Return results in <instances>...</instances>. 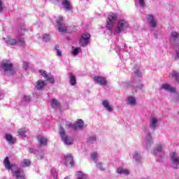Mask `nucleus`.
Instances as JSON below:
<instances>
[{
    "instance_id": "1",
    "label": "nucleus",
    "mask_w": 179,
    "mask_h": 179,
    "mask_svg": "<svg viewBox=\"0 0 179 179\" xmlns=\"http://www.w3.org/2000/svg\"><path fill=\"white\" fill-rule=\"evenodd\" d=\"M3 164L7 170H11L13 177H15V179H26L24 171L22 169L17 168V165L10 164L9 157L4 159Z\"/></svg>"
},
{
    "instance_id": "2",
    "label": "nucleus",
    "mask_w": 179,
    "mask_h": 179,
    "mask_svg": "<svg viewBox=\"0 0 179 179\" xmlns=\"http://www.w3.org/2000/svg\"><path fill=\"white\" fill-rule=\"evenodd\" d=\"M24 33H26V29H22L18 32V35L17 39H15L10 36H6L3 38L5 43L8 44V45H20L23 47L24 45V38H22V36H24Z\"/></svg>"
},
{
    "instance_id": "3",
    "label": "nucleus",
    "mask_w": 179,
    "mask_h": 179,
    "mask_svg": "<svg viewBox=\"0 0 179 179\" xmlns=\"http://www.w3.org/2000/svg\"><path fill=\"white\" fill-rule=\"evenodd\" d=\"M0 71L3 72H10L11 75H13L15 69H13V64L10 62V60H3L0 64Z\"/></svg>"
},
{
    "instance_id": "4",
    "label": "nucleus",
    "mask_w": 179,
    "mask_h": 179,
    "mask_svg": "<svg viewBox=\"0 0 179 179\" xmlns=\"http://www.w3.org/2000/svg\"><path fill=\"white\" fill-rule=\"evenodd\" d=\"M59 134L64 145H69L73 143V138L66 135V134L65 133V129H64V127H60Z\"/></svg>"
},
{
    "instance_id": "5",
    "label": "nucleus",
    "mask_w": 179,
    "mask_h": 179,
    "mask_svg": "<svg viewBox=\"0 0 179 179\" xmlns=\"http://www.w3.org/2000/svg\"><path fill=\"white\" fill-rule=\"evenodd\" d=\"M171 38L175 40L174 50L176 51L175 58L179 59V34L176 31H173L171 34Z\"/></svg>"
},
{
    "instance_id": "6",
    "label": "nucleus",
    "mask_w": 179,
    "mask_h": 179,
    "mask_svg": "<svg viewBox=\"0 0 179 179\" xmlns=\"http://www.w3.org/2000/svg\"><path fill=\"white\" fill-rule=\"evenodd\" d=\"M117 20V15L114 13H110L107 17L106 29L107 30H113L114 27V23Z\"/></svg>"
},
{
    "instance_id": "7",
    "label": "nucleus",
    "mask_w": 179,
    "mask_h": 179,
    "mask_svg": "<svg viewBox=\"0 0 179 179\" xmlns=\"http://www.w3.org/2000/svg\"><path fill=\"white\" fill-rule=\"evenodd\" d=\"M129 27L128 22L124 19H120L118 21L117 27L115 30V33H121V31H125Z\"/></svg>"
},
{
    "instance_id": "8",
    "label": "nucleus",
    "mask_w": 179,
    "mask_h": 179,
    "mask_svg": "<svg viewBox=\"0 0 179 179\" xmlns=\"http://www.w3.org/2000/svg\"><path fill=\"white\" fill-rule=\"evenodd\" d=\"M66 127L70 128V129H82L83 128V120H78L74 124L67 122Z\"/></svg>"
},
{
    "instance_id": "9",
    "label": "nucleus",
    "mask_w": 179,
    "mask_h": 179,
    "mask_svg": "<svg viewBox=\"0 0 179 179\" xmlns=\"http://www.w3.org/2000/svg\"><path fill=\"white\" fill-rule=\"evenodd\" d=\"M171 162L172 163V167L173 169H178L179 166V157L176 152H172L171 155Z\"/></svg>"
},
{
    "instance_id": "10",
    "label": "nucleus",
    "mask_w": 179,
    "mask_h": 179,
    "mask_svg": "<svg viewBox=\"0 0 179 179\" xmlns=\"http://www.w3.org/2000/svg\"><path fill=\"white\" fill-rule=\"evenodd\" d=\"M62 20H64V17L59 16L58 20L57 21L59 31H60V33H66V26H65V24H64L62 22Z\"/></svg>"
},
{
    "instance_id": "11",
    "label": "nucleus",
    "mask_w": 179,
    "mask_h": 179,
    "mask_svg": "<svg viewBox=\"0 0 179 179\" xmlns=\"http://www.w3.org/2000/svg\"><path fill=\"white\" fill-rule=\"evenodd\" d=\"M90 38V34H83L80 38V44L83 47H86L89 44V40Z\"/></svg>"
},
{
    "instance_id": "12",
    "label": "nucleus",
    "mask_w": 179,
    "mask_h": 179,
    "mask_svg": "<svg viewBox=\"0 0 179 179\" xmlns=\"http://www.w3.org/2000/svg\"><path fill=\"white\" fill-rule=\"evenodd\" d=\"M63 163L65 164V166H68V164H70L71 167L73 166V157H72V155L67 154L66 155H64Z\"/></svg>"
},
{
    "instance_id": "13",
    "label": "nucleus",
    "mask_w": 179,
    "mask_h": 179,
    "mask_svg": "<svg viewBox=\"0 0 179 179\" xmlns=\"http://www.w3.org/2000/svg\"><path fill=\"white\" fill-rule=\"evenodd\" d=\"M39 73L41 75V76H43L50 83H55V80H54V77L52 76L49 75L47 73V71L43 70H39Z\"/></svg>"
},
{
    "instance_id": "14",
    "label": "nucleus",
    "mask_w": 179,
    "mask_h": 179,
    "mask_svg": "<svg viewBox=\"0 0 179 179\" xmlns=\"http://www.w3.org/2000/svg\"><path fill=\"white\" fill-rule=\"evenodd\" d=\"M93 79L96 83L101 85V86H106L107 85V80L104 77L95 76L93 77Z\"/></svg>"
},
{
    "instance_id": "15",
    "label": "nucleus",
    "mask_w": 179,
    "mask_h": 179,
    "mask_svg": "<svg viewBox=\"0 0 179 179\" xmlns=\"http://www.w3.org/2000/svg\"><path fill=\"white\" fill-rule=\"evenodd\" d=\"M148 23L150 27L155 28L157 24V22L155 20L153 15H148L146 16Z\"/></svg>"
},
{
    "instance_id": "16",
    "label": "nucleus",
    "mask_w": 179,
    "mask_h": 179,
    "mask_svg": "<svg viewBox=\"0 0 179 179\" xmlns=\"http://www.w3.org/2000/svg\"><path fill=\"white\" fill-rule=\"evenodd\" d=\"M158 122L159 120L157 119V117L152 116L150 120V128H151V129H156V128H157Z\"/></svg>"
},
{
    "instance_id": "17",
    "label": "nucleus",
    "mask_w": 179,
    "mask_h": 179,
    "mask_svg": "<svg viewBox=\"0 0 179 179\" xmlns=\"http://www.w3.org/2000/svg\"><path fill=\"white\" fill-rule=\"evenodd\" d=\"M102 106L104 107L106 111H108L109 113H113L114 111V108L110 106V102L107 100H103L102 101Z\"/></svg>"
},
{
    "instance_id": "18",
    "label": "nucleus",
    "mask_w": 179,
    "mask_h": 179,
    "mask_svg": "<svg viewBox=\"0 0 179 179\" xmlns=\"http://www.w3.org/2000/svg\"><path fill=\"white\" fill-rule=\"evenodd\" d=\"M162 89H164V90H166V92H169V93H174L176 92V88L170 86L169 84H163Z\"/></svg>"
},
{
    "instance_id": "19",
    "label": "nucleus",
    "mask_w": 179,
    "mask_h": 179,
    "mask_svg": "<svg viewBox=\"0 0 179 179\" xmlns=\"http://www.w3.org/2000/svg\"><path fill=\"white\" fill-rule=\"evenodd\" d=\"M38 141L41 146H47V142H48V140L47 139L46 137H44L43 136H38Z\"/></svg>"
},
{
    "instance_id": "20",
    "label": "nucleus",
    "mask_w": 179,
    "mask_h": 179,
    "mask_svg": "<svg viewBox=\"0 0 179 179\" xmlns=\"http://www.w3.org/2000/svg\"><path fill=\"white\" fill-rule=\"evenodd\" d=\"M5 139L9 143L10 145H13L16 142V138H13L10 134H6L5 135Z\"/></svg>"
},
{
    "instance_id": "21",
    "label": "nucleus",
    "mask_w": 179,
    "mask_h": 179,
    "mask_svg": "<svg viewBox=\"0 0 179 179\" xmlns=\"http://www.w3.org/2000/svg\"><path fill=\"white\" fill-rule=\"evenodd\" d=\"M44 86H47V83L44 80H40L38 82H36V88L38 90H41Z\"/></svg>"
},
{
    "instance_id": "22",
    "label": "nucleus",
    "mask_w": 179,
    "mask_h": 179,
    "mask_svg": "<svg viewBox=\"0 0 179 179\" xmlns=\"http://www.w3.org/2000/svg\"><path fill=\"white\" fill-rule=\"evenodd\" d=\"M145 145L147 148H149L151 145H153V139L152 138V135L148 134L145 137Z\"/></svg>"
},
{
    "instance_id": "23",
    "label": "nucleus",
    "mask_w": 179,
    "mask_h": 179,
    "mask_svg": "<svg viewBox=\"0 0 179 179\" xmlns=\"http://www.w3.org/2000/svg\"><path fill=\"white\" fill-rule=\"evenodd\" d=\"M127 103L129 106H136V99L134 96H130L127 99Z\"/></svg>"
},
{
    "instance_id": "24",
    "label": "nucleus",
    "mask_w": 179,
    "mask_h": 179,
    "mask_svg": "<svg viewBox=\"0 0 179 179\" xmlns=\"http://www.w3.org/2000/svg\"><path fill=\"white\" fill-rule=\"evenodd\" d=\"M50 106L52 107V108H59L60 103L59 101L57 99H52L50 101Z\"/></svg>"
},
{
    "instance_id": "25",
    "label": "nucleus",
    "mask_w": 179,
    "mask_h": 179,
    "mask_svg": "<svg viewBox=\"0 0 179 179\" xmlns=\"http://www.w3.org/2000/svg\"><path fill=\"white\" fill-rule=\"evenodd\" d=\"M69 78H70V85L71 86H75V85H76V77L75 76V75L71 73L69 74Z\"/></svg>"
},
{
    "instance_id": "26",
    "label": "nucleus",
    "mask_w": 179,
    "mask_h": 179,
    "mask_svg": "<svg viewBox=\"0 0 179 179\" xmlns=\"http://www.w3.org/2000/svg\"><path fill=\"white\" fill-rule=\"evenodd\" d=\"M117 174H124V176H128V174H129V171L122 168H117Z\"/></svg>"
},
{
    "instance_id": "27",
    "label": "nucleus",
    "mask_w": 179,
    "mask_h": 179,
    "mask_svg": "<svg viewBox=\"0 0 179 179\" xmlns=\"http://www.w3.org/2000/svg\"><path fill=\"white\" fill-rule=\"evenodd\" d=\"M162 151H163L162 147L161 144H159L155 148V150H154L152 152V154L153 155H157V153H162Z\"/></svg>"
},
{
    "instance_id": "28",
    "label": "nucleus",
    "mask_w": 179,
    "mask_h": 179,
    "mask_svg": "<svg viewBox=\"0 0 179 179\" xmlns=\"http://www.w3.org/2000/svg\"><path fill=\"white\" fill-rule=\"evenodd\" d=\"M63 6L66 8V10H71V3L68 0L63 1Z\"/></svg>"
},
{
    "instance_id": "29",
    "label": "nucleus",
    "mask_w": 179,
    "mask_h": 179,
    "mask_svg": "<svg viewBox=\"0 0 179 179\" xmlns=\"http://www.w3.org/2000/svg\"><path fill=\"white\" fill-rule=\"evenodd\" d=\"M76 176L78 179H87V175L83 172H77Z\"/></svg>"
},
{
    "instance_id": "30",
    "label": "nucleus",
    "mask_w": 179,
    "mask_h": 179,
    "mask_svg": "<svg viewBox=\"0 0 179 179\" xmlns=\"http://www.w3.org/2000/svg\"><path fill=\"white\" fill-rule=\"evenodd\" d=\"M17 134L19 136H21V138H26V129H20L17 131Z\"/></svg>"
},
{
    "instance_id": "31",
    "label": "nucleus",
    "mask_w": 179,
    "mask_h": 179,
    "mask_svg": "<svg viewBox=\"0 0 179 179\" xmlns=\"http://www.w3.org/2000/svg\"><path fill=\"white\" fill-rule=\"evenodd\" d=\"M21 164H22V167H29V166H30V164H31V162L29 159H24L21 162Z\"/></svg>"
},
{
    "instance_id": "32",
    "label": "nucleus",
    "mask_w": 179,
    "mask_h": 179,
    "mask_svg": "<svg viewBox=\"0 0 179 179\" xmlns=\"http://www.w3.org/2000/svg\"><path fill=\"white\" fill-rule=\"evenodd\" d=\"M134 160L136 161L138 163L142 160V157H141V155L138 154V152H135L133 155Z\"/></svg>"
},
{
    "instance_id": "33",
    "label": "nucleus",
    "mask_w": 179,
    "mask_h": 179,
    "mask_svg": "<svg viewBox=\"0 0 179 179\" xmlns=\"http://www.w3.org/2000/svg\"><path fill=\"white\" fill-rule=\"evenodd\" d=\"M50 38H51V36H50V34H43L42 37L43 41H45V43L50 41Z\"/></svg>"
},
{
    "instance_id": "34",
    "label": "nucleus",
    "mask_w": 179,
    "mask_h": 179,
    "mask_svg": "<svg viewBox=\"0 0 179 179\" xmlns=\"http://www.w3.org/2000/svg\"><path fill=\"white\" fill-rule=\"evenodd\" d=\"M55 50L57 57H62V52L61 51V49H59V46L56 45Z\"/></svg>"
},
{
    "instance_id": "35",
    "label": "nucleus",
    "mask_w": 179,
    "mask_h": 179,
    "mask_svg": "<svg viewBox=\"0 0 179 179\" xmlns=\"http://www.w3.org/2000/svg\"><path fill=\"white\" fill-rule=\"evenodd\" d=\"M80 51H82L80 48H76L73 49L72 54H73V55L76 56L79 54V52H80Z\"/></svg>"
},
{
    "instance_id": "36",
    "label": "nucleus",
    "mask_w": 179,
    "mask_h": 179,
    "mask_svg": "<svg viewBox=\"0 0 179 179\" xmlns=\"http://www.w3.org/2000/svg\"><path fill=\"white\" fill-rule=\"evenodd\" d=\"M31 98L29 95H24L22 101H24L25 103H30Z\"/></svg>"
},
{
    "instance_id": "37",
    "label": "nucleus",
    "mask_w": 179,
    "mask_h": 179,
    "mask_svg": "<svg viewBox=\"0 0 179 179\" xmlns=\"http://www.w3.org/2000/svg\"><path fill=\"white\" fill-rule=\"evenodd\" d=\"M97 157H99V154H97V152H92L91 154V159L94 162H97Z\"/></svg>"
},
{
    "instance_id": "38",
    "label": "nucleus",
    "mask_w": 179,
    "mask_h": 179,
    "mask_svg": "<svg viewBox=\"0 0 179 179\" xmlns=\"http://www.w3.org/2000/svg\"><path fill=\"white\" fill-rule=\"evenodd\" d=\"M87 142L89 143H93L96 142V136H91L87 138Z\"/></svg>"
},
{
    "instance_id": "39",
    "label": "nucleus",
    "mask_w": 179,
    "mask_h": 179,
    "mask_svg": "<svg viewBox=\"0 0 179 179\" xmlns=\"http://www.w3.org/2000/svg\"><path fill=\"white\" fill-rule=\"evenodd\" d=\"M172 76L176 79V80H177L179 83V73L173 71L172 73Z\"/></svg>"
},
{
    "instance_id": "40",
    "label": "nucleus",
    "mask_w": 179,
    "mask_h": 179,
    "mask_svg": "<svg viewBox=\"0 0 179 179\" xmlns=\"http://www.w3.org/2000/svg\"><path fill=\"white\" fill-rule=\"evenodd\" d=\"M51 175L52 176L54 179H57V171H55V169H52L50 170Z\"/></svg>"
},
{
    "instance_id": "41",
    "label": "nucleus",
    "mask_w": 179,
    "mask_h": 179,
    "mask_svg": "<svg viewBox=\"0 0 179 179\" xmlns=\"http://www.w3.org/2000/svg\"><path fill=\"white\" fill-rule=\"evenodd\" d=\"M96 168L98 170H101V171H104V168L103 167V164H101V162L96 164Z\"/></svg>"
},
{
    "instance_id": "42",
    "label": "nucleus",
    "mask_w": 179,
    "mask_h": 179,
    "mask_svg": "<svg viewBox=\"0 0 179 179\" xmlns=\"http://www.w3.org/2000/svg\"><path fill=\"white\" fill-rule=\"evenodd\" d=\"M134 76H136V78H139V76H141V71L139 69H136V71H134Z\"/></svg>"
},
{
    "instance_id": "43",
    "label": "nucleus",
    "mask_w": 179,
    "mask_h": 179,
    "mask_svg": "<svg viewBox=\"0 0 179 179\" xmlns=\"http://www.w3.org/2000/svg\"><path fill=\"white\" fill-rule=\"evenodd\" d=\"M138 5H140L141 8L145 7V0H138Z\"/></svg>"
},
{
    "instance_id": "44",
    "label": "nucleus",
    "mask_w": 179,
    "mask_h": 179,
    "mask_svg": "<svg viewBox=\"0 0 179 179\" xmlns=\"http://www.w3.org/2000/svg\"><path fill=\"white\" fill-rule=\"evenodd\" d=\"M5 6H3V1L2 0H0V13L3 10V8Z\"/></svg>"
},
{
    "instance_id": "45",
    "label": "nucleus",
    "mask_w": 179,
    "mask_h": 179,
    "mask_svg": "<svg viewBox=\"0 0 179 179\" xmlns=\"http://www.w3.org/2000/svg\"><path fill=\"white\" fill-rule=\"evenodd\" d=\"M23 68H24V69H29V62H23Z\"/></svg>"
},
{
    "instance_id": "46",
    "label": "nucleus",
    "mask_w": 179,
    "mask_h": 179,
    "mask_svg": "<svg viewBox=\"0 0 179 179\" xmlns=\"http://www.w3.org/2000/svg\"><path fill=\"white\" fill-rule=\"evenodd\" d=\"M3 97H5V94H3L2 92H0V100H3Z\"/></svg>"
},
{
    "instance_id": "47",
    "label": "nucleus",
    "mask_w": 179,
    "mask_h": 179,
    "mask_svg": "<svg viewBox=\"0 0 179 179\" xmlns=\"http://www.w3.org/2000/svg\"><path fill=\"white\" fill-rule=\"evenodd\" d=\"M37 158L39 159L40 160H41V159H44V155H38L37 156Z\"/></svg>"
},
{
    "instance_id": "48",
    "label": "nucleus",
    "mask_w": 179,
    "mask_h": 179,
    "mask_svg": "<svg viewBox=\"0 0 179 179\" xmlns=\"http://www.w3.org/2000/svg\"><path fill=\"white\" fill-rule=\"evenodd\" d=\"M132 86H134V83H131L127 85V87H132Z\"/></svg>"
},
{
    "instance_id": "49",
    "label": "nucleus",
    "mask_w": 179,
    "mask_h": 179,
    "mask_svg": "<svg viewBox=\"0 0 179 179\" xmlns=\"http://www.w3.org/2000/svg\"><path fill=\"white\" fill-rule=\"evenodd\" d=\"M64 179H69V177H66L64 178Z\"/></svg>"
},
{
    "instance_id": "50",
    "label": "nucleus",
    "mask_w": 179,
    "mask_h": 179,
    "mask_svg": "<svg viewBox=\"0 0 179 179\" xmlns=\"http://www.w3.org/2000/svg\"><path fill=\"white\" fill-rule=\"evenodd\" d=\"M55 1H58V0H55Z\"/></svg>"
}]
</instances>
